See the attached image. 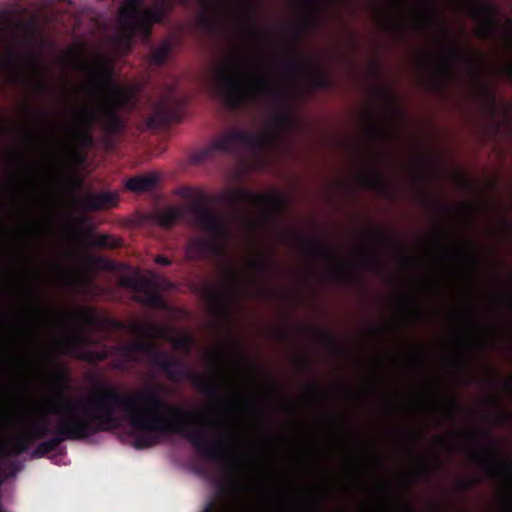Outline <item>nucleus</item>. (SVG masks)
<instances>
[{"label":"nucleus","mask_w":512,"mask_h":512,"mask_svg":"<svg viewBox=\"0 0 512 512\" xmlns=\"http://www.w3.org/2000/svg\"><path fill=\"white\" fill-rule=\"evenodd\" d=\"M489 403H491L497 409L498 418L501 423L512 421V412L511 411H503L500 408V402L496 397H489Z\"/></svg>","instance_id":"a19ab883"},{"label":"nucleus","mask_w":512,"mask_h":512,"mask_svg":"<svg viewBox=\"0 0 512 512\" xmlns=\"http://www.w3.org/2000/svg\"><path fill=\"white\" fill-rule=\"evenodd\" d=\"M311 84L316 89H330L334 86L332 77L325 71H314Z\"/></svg>","instance_id":"f704fd0d"},{"label":"nucleus","mask_w":512,"mask_h":512,"mask_svg":"<svg viewBox=\"0 0 512 512\" xmlns=\"http://www.w3.org/2000/svg\"><path fill=\"white\" fill-rule=\"evenodd\" d=\"M305 329L313 331L334 355L341 356L346 353L344 347L330 333L316 331L310 327H306Z\"/></svg>","instance_id":"7c9ffc66"},{"label":"nucleus","mask_w":512,"mask_h":512,"mask_svg":"<svg viewBox=\"0 0 512 512\" xmlns=\"http://www.w3.org/2000/svg\"><path fill=\"white\" fill-rule=\"evenodd\" d=\"M430 467L427 465V464H424L422 467H421V471L422 472H425V473H429L430 472Z\"/></svg>","instance_id":"680f3d73"},{"label":"nucleus","mask_w":512,"mask_h":512,"mask_svg":"<svg viewBox=\"0 0 512 512\" xmlns=\"http://www.w3.org/2000/svg\"><path fill=\"white\" fill-rule=\"evenodd\" d=\"M311 68V64L302 58L291 56L284 63V69L289 74H297Z\"/></svg>","instance_id":"72a5a7b5"},{"label":"nucleus","mask_w":512,"mask_h":512,"mask_svg":"<svg viewBox=\"0 0 512 512\" xmlns=\"http://www.w3.org/2000/svg\"><path fill=\"white\" fill-rule=\"evenodd\" d=\"M494 129H495V133H497L499 131V129H500V124L499 123H495Z\"/></svg>","instance_id":"338daca9"},{"label":"nucleus","mask_w":512,"mask_h":512,"mask_svg":"<svg viewBox=\"0 0 512 512\" xmlns=\"http://www.w3.org/2000/svg\"><path fill=\"white\" fill-rule=\"evenodd\" d=\"M462 409L463 408L460 405L457 398L451 399L448 403V408H447V413H448L449 418H452L456 411H460Z\"/></svg>","instance_id":"49530a36"},{"label":"nucleus","mask_w":512,"mask_h":512,"mask_svg":"<svg viewBox=\"0 0 512 512\" xmlns=\"http://www.w3.org/2000/svg\"><path fill=\"white\" fill-rule=\"evenodd\" d=\"M362 258L361 265L373 270L374 272H380L382 270L383 264L379 254L377 253L375 247H368L360 250Z\"/></svg>","instance_id":"c85d7f7f"},{"label":"nucleus","mask_w":512,"mask_h":512,"mask_svg":"<svg viewBox=\"0 0 512 512\" xmlns=\"http://www.w3.org/2000/svg\"><path fill=\"white\" fill-rule=\"evenodd\" d=\"M249 266L251 269L263 275H269L275 270L274 264L263 254H260L256 258L250 260Z\"/></svg>","instance_id":"473e14b6"},{"label":"nucleus","mask_w":512,"mask_h":512,"mask_svg":"<svg viewBox=\"0 0 512 512\" xmlns=\"http://www.w3.org/2000/svg\"><path fill=\"white\" fill-rule=\"evenodd\" d=\"M368 131L369 134L375 139H384L387 137L386 129L380 124L376 123L373 111H371L368 115Z\"/></svg>","instance_id":"e433bc0d"},{"label":"nucleus","mask_w":512,"mask_h":512,"mask_svg":"<svg viewBox=\"0 0 512 512\" xmlns=\"http://www.w3.org/2000/svg\"><path fill=\"white\" fill-rule=\"evenodd\" d=\"M330 278L337 283H350L352 281V276L348 270V267L343 264H337L333 267L329 272Z\"/></svg>","instance_id":"c9c22d12"},{"label":"nucleus","mask_w":512,"mask_h":512,"mask_svg":"<svg viewBox=\"0 0 512 512\" xmlns=\"http://www.w3.org/2000/svg\"><path fill=\"white\" fill-rule=\"evenodd\" d=\"M157 177L153 174H143L129 178L125 187L127 190L135 193L149 192L155 188Z\"/></svg>","instance_id":"412c9836"},{"label":"nucleus","mask_w":512,"mask_h":512,"mask_svg":"<svg viewBox=\"0 0 512 512\" xmlns=\"http://www.w3.org/2000/svg\"><path fill=\"white\" fill-rule=\"evenodd\" d=\"M277 337L279 339H286L287 338V334H286V332H284L282 330H279V331H277Z\"/></svg>","instance_id":"13d9d810"},{"label":"nucleus","mask_w":512,"mask_h":512,"mask_svg":"<svg viewBox=\"0 0 512 512\" xmlns=\"http://www.w3.org/2000/svg\"><path fill=\"white\" fill-rule=\"evenodd\" d=\"M96 388L97 393L88 397V404L96 412L104 431L120 427L122 420L117 413L121 409L130 426L138 432L133 442L136 449L151 448L159 444L163 437L180 435L201 456L223 464L229 481L217 483L219 494L238 492L244 488L239 478L238 462L225 452L222 442L209 437L207 425L199 421L201 413L167 402L161 396L168 392L164 384H156L133 396H126L102 381L96 382Z\"/></svg>","instance_id":"f257e3e1"},{"label":"nucleus","mask_w":512,"mask_h":512,"mask_svg":"<svg viewBox=\"0 0 512 512\" xmlns=\"http://www.w3.org/2000/svg\"><path fill=\"white\" fill-rule=\"evenodd\" d=\"M28 63L31 69V78L33 79L34 90L39 94H47L50 92V84L44 78L43 70L38 65L36 58L31 56Z\"/></svg>","instance_id":"393cba45"},{"label":"nucleus","mask_w":512,"mask_h":512,"mask_svg":"<svg viewBox=\"0 0 512 512\" xmlns=\"http://www.w3.org/2000/svg\"><path fill=\"white\" fill-rule=\"evenodd\" d=\"M25 107H26L27 111L29 113H31L32 115H34L35 117L39 118L41 116V113L39 111L32 109L29 105H26Z\"/></svg>","instance_id":"6e6d98bb"},{"label":"nucleus","mask_w":512,"mask_h":512,"mask_svg":"<svg viewBox=\"0 0 512 512\" xmlns=\"http://www.w3.org/2000/svg\"><path fill=\"white\" fill-rule=\"evenodd\" d=\"M373 69H374L375 73L379 74L381 72V65L378 62H375L373 64Z\"/></svg>","instance_id":"4d7b16f0"},{"label":"nucleus","mask_w":512,"mask_h":512,"mask_svg":"<svg viewBox=\"0 0 512 512\" xmlns=\"http://www.w3.org/2000/svg\"><path fill=\"white\" fill-rule=\"evenodd\" d=\"M304 25H295L292 29L293 36L296 40H299L304 34Z\"/></svg>","instance_id":"864d4df0"},{"label":"nucleus","mask_w":512,"mask_h":512,"mask_svg":"<svg viewBox=\"0 0 512 512\" xmlns=\"http://www.w3.org/2000/svg\"><path fill=\"white\" fill-rule=\"evenodd\" d=\"M165 330L166 328L162 325L152 324L148 322L132 323L130 325V331L132 333L146 338L162 337Z\"/></svg>","instance_id":"a878e982"},{"label":"nucleus","mask_w":512,"mask_h":512,"mask_svg":"<svg viewBox=\"0 0 512 512\" xmlns=\"http://www.w3.org/2000/svg\"><path fill=\"white\" fill-rule=\"evenodd\" d=\"M141 5L142 0H126L120 9V25L129 39L136 35L148 39L154 24L163 23L171 8L169 0H164L153 8L141 9Z\"/></svg>","instance_id":"1a4fd4ad"},{"label":"nucleus","mask_w":512,"mask_h":512,"mask_svg":"<svg viewBox=\"0 0 512 512\" xmlns=\"http://www.w3.org/2000/svg\"><path fill=\"white\" fill-rule=\"evenodd\" d=\"M29 296L35 305L33 309V314L35 316H39L41 314V309L39 307V295L35 289H32L29 291Z\"/></svg>","instance_id":"de8ad7c7"},{"label":"nucleus","mask_w":512,"mask_h":512,"mask_svg":"<svg viewBox=\"0 0 512 512\" xmlns=\"http://www.w3.org/2000/svg\"><path fill=\"white\" fill-rule=\"evenodd\" d=\"M499 73L505 76L508 80L512 82V62L505 64L500 70Z\"/></svg>","instance_id":"8fccbe9b"},{"label":"nucleus","mask_w":512,"mask_h":512,"mask_svg":"<svg viewBox=\"0 0 512 512\" xmlns=\"http://www.w3.org/2000/svg\"><path fill=\"white\" fill-rule=\"evenodd\" d=\"M53 379H54V382L58 386H60L61 391L65 390L70 383L69 373L65 368L57 369L53 373Z\"/></svg>","instance_id":"58836bf2"},{"label":"nucleus","mask_w":512,"mask_h":512,"mask_svg":"<svg viewBox=\"0 0 512 512\" xmlns=\"http://www.w3.org/2000/svg\"><path fill=\"white\" fill-rule=\"evenodd\" d=\"M390 9L384 14L383 28L385 31L402 36L405 31V22L399 10L404 6L405 0H389Z\"/></svg>","instance_id":"6ab92c4d"},{"label":"nucleus","mask_w":512,"mask_h":512,"mask_svg":"<svg viewBox=\"0 0 512 512\" xmlns=\"http://www.w3.org/2000/svg\"><path fill=\"white\" fill-rule=\"evenodd\" d=\"M249 32H250L251 34L255 35V34H257V33H258V30H257L255 27H251V28L249 29Z\"/></svg>","instance_id":"e2e57ef3"},{"label":"nucleus","mask_w":512,"mask_h":512,"mask_svg":"<svg viewBox=\"0 0 512 512\" xmlns=\"http://www.w3.org/2000/svg\"><path fill=\"white\" fill-rule=\"evenodd\" d=\"M269 143V137L256 132L232 129L215 139L210 145L196 151L191 162L199 165L212 159L217 152L235 153L240 144L253 150H262Z\"/></svg>","instance_id":"f8f14e48"},{"label":"nucleus","mask_w":512,"mask_h":512,"mask_svg":"<svg viewBox=\"0 0 512 512\" xmlns=\"http://www.w3.org/2000/svg\"><path fill=\"white\" fill-rule=\"evenodd\" d=\"M378 96L381 100L385 101L392 107H396L397 99L395 94L386 86H382L378 89Z\"/></svg>","instance_id":"79ce46f5"},{"label":"nucleus","mask_w":512,"mask_h":512,"mask_svg":"<svg viewBox=\"0 0 512 512\" xmlns=\"http://www.w3.org/2000/svg\"><path fill=\"white\" fill-rule=\"evenodd\" d=\"M461 253L469 260L473 267H477L479 265L480 259L470 243L466 242L461 247Z\"/></svg>","instance_id":"ea45409f"},{"label":"nucleus","mask_w":512,"mask_h":512,"mask_svg":"<svg viewBox=\"0 0 512 512\" xmlns=\"http://www.w3.org/2000/svg\"><path fill=\"white\" fill-rule=\"evenodd\" d=\"M422 200L425 201L427 204L437 205L441 210L445 212H453L467 221L471 218V216L475 213L477 209L476 204L471 201H467L456 206H447L440 205L434 199L431 198H422Z\"/></svg>","instance_id":"b1692460"},{"label":"nucleus","mask_w":512,"mask_h":512,"mask_svg":"<svg viewBox=\"0 0 512 512\" xmlns=\"http://www.w3.org/2000/svg\"><path fill=\"white\" fill-rule=\"evenodd\" d=\"M476 437L478 436H485V437H490V434L487 432V431H478L476 434H475Z\"/></svg>","instance_id":"052dcab7"},{"label":"nucleus","mask_w":512,"mask_h":512,"mask_svg":"<svg viewBox=\"0 0 512 512\" xmlns=\"http://www.w3.org/2000/svg\"><path fill=\"white\" fill-rule=\"evenodd\" d=\"M47 435H54V430L51 429L47 420V413L35 419L29 426L25 434L15 437L11 442V450L8 451L5 445H0V455L6 456L8 454L19 455L26 452L36 440L43 439Z\"/></svg>","instance_id":"4468645a"},{"label":"nucleus","mask_w":512,"mask_h":512,"mask_svg":"<svg viewBox=\"0 0 512 512\" xmlns=\"http://www.w3.org/2000/svg\"><path fill=\"white\" fill-rule=\"evenodd\" d=\"M507 389L512 392V381L506 383Z\"/></svg>","instance_id":"0e129e2a"},{"label":"nucleus","mask_w":512,"mask_h":512,"mask_svg":"<svg viewBox=\"0 0 512 512\" xmlns=\"http://www.w3.org/2000/svg\"><path fill=\"white\" fill-rule=\"evenodd\" d=\"M92 92L100 100V106L95 108H83L76 112V119L82 126L81 138L88 144L92 143L90 129L95 124H100L108 135H116L124 128V123L118 113V109L127 102L125 90L117 84L110 74L101 69H93L91 72Z\"/></svg>","instance_id":"f03ea898"},{"label":"nucleus","mask_w":512,"mask_h":512,"mask_svg":"<svg viewBox=\"0 0 512 512\" xmlns=\"http://www.w3.org/2000/svg\"><path fill=\"white\" fill-rule=\"evenodd\" d=\"M273 123L277 131L287 132L294 127V125L296 124V119L290 110L282 108L274 116Z\"/></svg>","instance_id":"c756f323"},{"label":"nucleus","mask_w":512,"mask_h":512,"mask_svg":"<svg viewBox=\"0 0 512 512\" xmlns=\"http://www.w3.org/2000/svg\"><path fill=\"white\" fill-rule=\"evenodd\" d=\"M426 11L421 15L423 23H433L441 31L448 47L445 55L436 59L435 72L439 79L450 80L454 77V64L459 61L468 66L470 75L480 82L483 73V58L475 52H466L451 40V31L441 14L438 0H423Z\"/></svg>","instance_id":"6e6552de"},{"label":"nucleus","mask_w":512,"mask_h":512,"mask_svg":"<svg viewBox=\"0 0 512 512\" xmlns=\"http://www.w3.org/2000/svg\"><path fill=\"white\" fill-rule=\"evenodd\" d=\"M211 356L217 360V364L215 365V368H214V371H215V374H219V371H220V366H219V362L222 361L225 357V354L222 350H217V351H213L211 352Z\"/></svg>","instance_id":"09e8293b"},{"label":"nucleus","mask_w":512,"mask_h":512,"mask_svg":"<svg viewBox=\"0 0 512 512\" xmlns=\"http://www.w3.org/2000/svg\"><path fill=\"white\" fill-rule=\"evenodd\" d=\"M173 49L174 44L170 39L163 40L159 46L153 48L151 51V62L157 66L164 65Z\"/></svg>","instance_id":"cd10ccee"},{"label":"nucleus","mask_w":512,"mask_h":512,"mask_svg":"<svg viewBox=\"0 0 512 512\" xmlns=\"http://www.w3.org/2000/svg\"><path fill=\"white\" fill-rule=\"evenodd\" d=\"M190 223L210 238H195L188 242L186 256L190 260H204L224 253L223 243L231 237L229 221L225 215L208 204V197L201 194L188 206Z\"/></svg>","instance_id":"39448f33"},{"label":"nucleus","mask_w":512,"mask_h":512,"mask_svg":"<svg viewBox=\"0 0 512 512\" xmlns=\"http://www.w3.org/2000/svg\"><path fill=\"white\" fill-rule=\"evenodd\" d=\"M72 326L78 328L65 343V353L71 354L77 359L90 364H97L105 361L109 353L104 350H86L85 346L94 343L92 333H99L102 336H108L114 330L124 328L122 322L104 315H100L93 307H82L78 313H73L68 318Z\"/></svg>","instance_id":"0eeeda50"},{"label":"nucleus","mask_w":512,"mask_h":512,"mask_svg":"<svg viewBox=\"0 0 512 512\" xmlns=\"http://www.w3.org/2000/svg\"><path fill=\"white\" fill-rule=\"evenodd\" d=\"M202 512H222L214 499L208 501Z\"/></svg>","instance_id":"3c124183"},{"label":"nucleus","mask_w":512,"mask_h":512,"mask_svg":"<svg viewBox=\"0 0 512 512\" xmlns=\"http://www.w3.org/2000/svg\"><path fill=\"white\" fill-rule=\"evenodd\" d=\"M297 364L299 365V367L301 369H304V370H310L311 369V362H310L309 358H307V357H300L297 360Z\"/></svg>","instance_id":"603ef678"},{"label":"nucleus","mask_w":512,"mask_h":512,"mask_svg":"<svg viewBox=\"0 0 512 512\" xmlns=\"http://www.w3.org/2000/svg\"><path fill=\"white\" fill-rule=\"evenodd\" d=\"M215 200L232 207L240 217L247 216L244 204L257 207L266 218H271L272 215L283 212L287 207L285 197L280 194L256 193L246 188L227 190L216 196Z\"/></svg>","instance_id":"9b49d317"},{"label":"nucleus","mask_w":512,"mask_h":512,"mask_svg":"<svg viewBox=\"0 0 512 512\" xmlns=\"http://www.w3.org/2000/svg\"><path fill=\"white\" fill-rule=\"evenodd\" d=\"M487 455H477L479 464L490 476L501 475L512 482V459L500 460L497 457L498 447L495 443L486 448Z\"/></svg>","instance_id":"dca6fc26"},{"label":"nucleus","mask_w":512,"mask_h":512,"mask_svg":"<svg viewBox=\"0 0 512 512\" xmlns=\"http://www.w3.org/2000/svg\"><path fill=\"white\" fill-rule=\"evenodd\" d=\"M204 23H205L206 25H208V26H211V25H212V22H211L210 20H208V19H205V20H204Z\"/></svg>","instance_id":"774afa93"},{"label":"nucleus","mask_w":512,"mask_h":512,"mask_svg":"<svg viewBox=\"0 0 512 512\" xmlns=\"http://www.w3.org/2000/svg\"><path fill=\"white\" fill-rule=\"evenodd\" d=\"M467 11L469 17L480 22L477 35L486 40H493L501 35L507 46L512 51V18L506 17L504 23H500L498 16L501 9L491 0H457Z\"/></svg>","instance_id":"9d476101"},{"label":"nucleus","mask_w":512,"mask_h":512,"mask_svg":"<svg viewBox=\"0 0 512 512\" xmlns=\"http://www.w3.org/2000/svg\"><path fill=\"white\" fill-rule=\"evenodd\" d=\"M214 90L223 106L231 111L248 108L258 96L273 101H282L285 98V91L271 77L259 75L252 82L235 73L234 69L216 71Z\"/></svg>","instance_id":"20e7f679"},{"label":"nucleus","mask_w":512,"mask_h":512,"mask_svg":"<svg viewBox=\"0 0 512 512\" xmlns=\"http://www.w3.org/2000/svg\"><path fill=\"white\" fill-rule=\"evenodd\" d=\"M479 97L483 102L485 112L495 118L499 113V105L493 89L485 83H479Z\"/></svg>","instance_id":"5701e85b"},{"label":"nucleus","mask_w":512,"mask_h":512,"mask_svg":"<svg viewBox=\"0 0 512 512\" xmlns=\"http://www.w3.org/2000/svg\"><path fill=\"white\" fill-rule=\"evenodd\" d=\"M155 262L163 266H169L172 263L171 260L164 255H157L155 257Z\"/></svg>","instance_id":"5fc2aeb1"},{"label":"nucleus","mask_w":512,"mask_h":512,"mask_svg":"<svg viewBox=\"0 0 512 512\" xmlns=\"http://www.w3.org/2000/svg\"><path fill=\"white\" fill-rule=\"evenodd\" d=\"M8 64L14 67V73L11 75V81L14 83L27 82L29 79L26 77L20 69L17 59L14 55H9L7 58Z\"/></svg>","instance_id":"4c0bfd02"},{"label":"nucleus","mask_w":512,"mask_h":512,"mask_svg":"<svg viewBox=\"0 0 512 512\" xmlns=\"http://www.w3.org/2000/svg\"><path fill=\"white\" fill-rule=\"evenodd\" d=\"M193 340L189 335H182L173 341L175 348H182L186 352H189L192 346Z\"/></svg>","instance_id":"c03bdc74"},{"label":"nucleus","mask_w":512,"mask_h":512,"mask_svg":"<svg viewBox=\"0 0 512 512\" xmlns=\"http://www.w3.org/2000/svg\"><path fill=\"white\" fill-rule=\"evenodd\" d=\"M226 279V285L222 289L208 284L202 287V294L212 305L214 312L224 316L229 314L231 304L244 290L240 275L235 268L226 272Z\"/></svg>","instance_id":"ddd939ff"},{"label":"nucleus","mask_w":512,"mask_h":512,"mask_svg":"<svg viewBox=\"0 0 512 512\" xmlns=\"http://www.w3.org/2000/svg\"><path fill=\"white\" fill-rule=\"evenodd\" d=\"M83 204L90 211L110 209L118 205V193L111 191L89 193L84 197Z\"/></svg>","instance_id":"aec40b11"},{"label":"nucleus","mask_w":512,"mask_h":512,"mask_svg":"<svg viewBox=\"0 0 512 512\" xmlns=\"http://www.w3.org/2000/svg\"><path fill=\"white\" fill-rule=\"evenodd\" d=\"M310 390L313 392V393H319V389H318V386L315 382H313L311 385H310Z\"/></svg>","instance_id":"bf43d9fd"},{"label":"nucleus","mask_w":512,"mask_h":512,"mask_svg":"<svg viewBox=\"0 0 512 512\" xmlns=\"http://www.w3.org/2000/svg\"><path fill=\"white\" fill-rule=\"evenodd\" d=\"M115 353L125 358V361L119 360L114 363V368L124 370L126 361L136 360L137 353H143L149 356L153 366L163 371L169 380L177 382L183 378L189 379L192 385L209 397L219 395V385L214 377H208L193 373L188 370L186 365L179 359L173 357L168 352L159 349L156 344L149 341H133L113 347Z\"/></svg>","instance_id":"7ed1b4c3"},{"label":"nucleus","mask_w":512,"mask_h":512,"mask_svg":"<svg viewBox=\"0 0 512 512\" xmlns=\"http://www.w3.org/2000/svg\"><path fill=\"white\" fill-rule=\"evenodd\" d=\"M51 412L59 414L62 418L54 430V435L42 441L33 451V457H44L55 451L66 440H83L99 432L103 426L88 404V398L82 401H69L64 408L54 409Z\"/></svg>","instance_id":"423d86ee"},{"label":"nucleus","mask_w":512,"mask_h":512,"mask_svg":"<svg viewBox=\"0 0 512 512\" xmlns=\"http://www.w3.org/2000/svg\"><path fill=\"white\" fill-rule=\"evenodd\" d=\"M362 181L369 190L378 192L382 195L391 193V186L378 171H370L362 175Z\"/></svg>","instance_id":"4be33fe9"},{"label":"nucleus","mask_w":512,"mask_h":512,"mask_svg":"<svg viewBox=\"0 0 512 512\" xmlns=\"http://www.w3.org/2000/svg\"><path fill=\"white\" fill-rule=\"evenodd\" d=\"M183 217V210L179 207H168L157 214V221L163 228H172Z\"/></svg>","instance_id":"bb28decb"},{"label":"nucleus","mask_w":512,"mask_h":512,"mask_svg":"<svg viewBox=\"0 0 512 512\" xmlns=\"http://www.w3.org/2000/svg\"><path fill=\"white\" fill-rule=\"evenodd\" d=\"M181 101L174 96L166 95L155 107L151 123L166 126L174 121L179 120V108Z\"/></svg>","instance_id":"f3484780"},{"label":"nucleus","mask_w":512,"mask_h":512,"mask_svg":"<svg viewBox=\"0 0 512 512\" xmlns=\"http://www.w3.org/2000/svg\"><path fill=\"white\" fill-rule=\"evenodd\" d=\"M436 440H437V442H438L439 444H441V445H442V444H445L444 439H442L441 437H437V438H436Z\"/></svg>","instance_id":"69168bd1"},{"label":"nucleus","mask_w":512,"mask_h":512,"mask_svg":"<svg viewBox=\"0 0 512 512\" xmlns=\"http://www.w3.org/2000/svg\"><path fill=\"white\" fill-rule=\"evenodd\" d=\"M121 285L136 293L135 300L147 307L165 309L167 306L155 284L149 279L125 276L121 279Z\"/></svg>","instance_id":"2eb2a0df"},{"label":"nucleus","mask_w":512,"mask_h":512,"mask_svg":"<svg viewBox=\"0 0 512 512\" xmlns=\"http://www.w3.org/2000/svg\"><path fill=\"white\" fill-rule=\"evenodd\" d=\"M297 239L309 257L329 262L337 261V257L332 249L321 240L306 236H297Z\"/></svg>","instance_id":"a211bd4d"},{"label":"nucleus","mask_w":512,"mask_h":512,"mask_svg":"<svg viewBox=\"0 0 512 512\" xmlns=\"http://www.w3.org/2000/svg\"><path fill=\"white\" fill-rule=\"evenodd\" d=\"M89 243L91 246L99 248H118L121 246V241L106 234H96L89 236Z\"/></svg>","instance_id":"2f4dec72"},{"label":"nucleus","mask_w":512,"mask_h":512,"mask_svg":"<svg viewBox=\"0 0 512 512\" xmlns=\"http://www.w3.org/2000/svg\"><path fill=\"white\" fill-rule=\"evenodd\" d=\"M478 483H479L478 478L469 477V478L457 480L456 487L458 490L465 492V491H468V490L472 489L473 487H475Z\"/></svg>","instance_id":"37998d69"},{"label":"nucleus","mask_w":512,"mask_h":512,"mask_svg":"<svg viewBox=\"0 0 512 512\" xmlns=\"http://www.w3.org/2000/svg\"><path fill=\"white\" fill-rule=\"evenodd\" d=\"M371 235L377 244H380V245L391 244V238L385 232H383L382 230H380L378 228L373 229Z\"/></svg>","instance_id":"a18cd8bd"}]
</instances>
